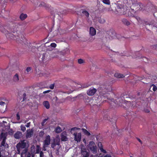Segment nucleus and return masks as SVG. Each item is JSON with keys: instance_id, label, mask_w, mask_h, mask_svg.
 Returning a JSON list of instances; mask_svg holds the SVG:
<instances>
[{"instance_id": "nucleus-50", "label": "nucleus", "mask_w": 157, "mask_h": 157, "mask_svg": "<svg viewBox=\"0 0 157 157\" xmlns=\"http://www.w3.org/2000/svg\"><path fill=\"white\" fill-rule=\"evenodd\" d=\"M113 36H112V37L113 38H114V37L115 36V33H113Z\"/></svg>"}, {"instance_id": "nucleus-58", "label": "nucleus", "mask_w": 157, "mask_h": 157, "mask_svg": "<svg viewBox=\"0 0 157 157\" xmlns=\"http://www.w3.org/2000/svg\"><path fill=\"white\" fill-rule=\"evenodd\" d=\"M24 96L25 97V96H26V94H24Z\"/></svg>"}, {"instance_id": "nucleus-33", "label": "nucleus", "mask_w": 157, "mask_h": 157, "mask_svg": "<svg viewBox=\"0 0 157 157\" xmlns=\"http://www.w3.org/2000/svg\"><path fill=\"white\" fill-rule=\"evenodd\" d=\"M96 157H104V156L103 154L101 153H100L96 154Z\"/></svg>"}, {"instance_id": "nucleus-16", "label": "nucleus", "mask_w": 157, "mask_h": 157, "mask_svg": "<svg viewBox=\"0 0 157 157\" xmlns=\"http://www.w3.org/2000/svg\"><path fill=\"white\" fill-rule=\"evenodd\" d=\"M105 92V90H103L102 91H100V95L101 98H107V94L105 93H104Z\"/></svg>"}, {"instance_id": "nucleus-28", "label": "nucleus", "mask_w": 157, "mask_h": 157, "mask_svg": "<svg viewBox=\"0 0 157 157\" xmlns=\"http://www.w3.org/2000/svg\"><path fill=\"white\" fill-rule=\"evenodd\" d=\"M6 134L5 133H4L3 132H2L1 134V137L2 138H3V139H6Z\"/></svg>"}, {"instance_id": "nucleus-4", "label": "nucleus", "mask_w": 157, "mask_h": 157, "mask_svg": "<svg viewBox=\"0 0 157 157\" xmlns=\"http://www.w3.org/2000/svg\"><path fill=\"white\" fill-rule=\"evenodd\" d=\"M124 98L123 97L118 98L114 100V102L116 105H119L120 106H122V103H125L126 104H129L130 102L129 101H126L124 99Z\"/></svg>"}, {"instance_id": "nucleus-38", "label": "nucleus", "mask_w": 157, "mask_h": 157, "mask_svg": "<svg viewBox=\"0 0 157 157\" xmlns=\"http://www.w3.org/2000/svg\"><path fill=\"white\" fill-rule=\"evenodd\" d=\"M17 120H19L20 119V116L19 113H17Z\"/></svg>"}, {"instance_id": "nucleus-61", "label": "nucleus", "mask_w": 157, "mask_h": 157, "mask_svg": "<svg viewBox=\"0 0 157 157\" xmlns=\"http://www.w3.org/2000/svg\"><path fill=\"white\" fill-rule=\"evenodd\" d=\"M88 86H86L85 87H88Z\"/></svg>"}, {"instance_id": "nucleus-62", "label": "nucleus", "mask_w": 157, "mask_h": 157, "mask_svg": "<svg viewBox=\"0 0 157 157\" xmlns=\"http://www.w3.org/2000/svg\"><path fill=\"white\" fill-rule=\"evenodd\" d=\"M32 157H33V156H32Z\"/></svg>"}, {"instance_id": "nucleus-48", "label": "nucleus", "mask_w": 157, "mask_h": 157, "mask_svg": "<svg viewBox=\"0 0 157 157\" xmlns=\"http://www.w3.org/2000/svg\"><path fill=\"white\" fill-rule=\"evenodd\" d=\"M44 132H40V135H41L42 136H43L44 135Z\"/></svg>"}, {"instance_id": "nucleus-10", "label": "nucleus", "mask_w": 157, "mask_h": 157, "mask_svg": "<svg viewBox=\"0 0 157 157\" xmlns=\"http://www.w3.org/2000/svg\"><path fill=\"white\" fill-rule=\"evenodd\" d=\"M96 91V90L94 88H91L90 89L87 91V94L90 96L94 95Z\"/></svg>"}, {"instance_id": "nucleus-26", "label": "nucleus", "mask_w": 157, "mask_h": 157, "mask_svg": "<svg viewBox=\"0 0 157 157\" xmlns=\"http://www.w3.org/2000/svg\"><path fill=\"white\" fill-rule=\"evenodd\" d=\"M126 25H128L130 24L129 22L126 19H123L122 21Z\"/></svg>"}, {"instance_id": "nucleus-40", "label": "nucleus", "mask_w": 157, "mask_h": 157, "mask_svg": "<svg viewBox=\"0 0 157 157\" xmlns=\"http://www.w3.org/2000/svg\"><path fill=\"white\" fill-rule=\"evenodd\" d=\"M35 149V147L34 145H33L31 147V151H32L33 152L34 151V150Z\"/></svg>"}, {"instance_id": "nucleus-39", "label": "nucleus", "mask_w": 157, "mask_h": 157, "mask_svg": "<svg viewBox=\"0 0 157 157\" xmlns=\"http://www.w3.org/2000/svg\"><path fill=\"white\" fill-rule=\"evenodd\" d=\"M106 90L107 92L110 91L111 90V86H109L107 89L106 88Z\"/></svg>"}, {"instance_id": "nucleus-21", "label": "nucleus", "mask_w": 157, "mask_h": 157, "mask_svg": "<svg viewBox=\"0 0 157 157\" xmlns=\"http://www.w3.org/2000/svg\"><path fill=\"white\" fill-rule=\"evenodd\" d=\"M27 17V15L26 14L21 13L20 16V18L22 20H23L25 19Z\"/></svg>"}, {"instance_id": "nucleus-36", "label": "nucleus", "mask_w": 157, "mask_h": 157, "mask_svg": "<svg viewBox=\"0 0 157 157\" xmlns=\"http://www.w3.org/2000/svg\"><path fill=\"white\" fill-rule=\"evenodd\" d=\"M31 70V68L30 67H27L26 69V71L27 72L29 73Z\"/></svg>"}, {"instance_id": "nucleus-29", "label": "nucleus", "mask_w": 157, "mask_h": 157, "mask_svg": "<svg viewBox=\"0 0 157 157\" xmlns=\"http://www.w3.org/2000/svg\"><path fill=\"white\" fill-rule=\"evenodd\" d=\"M102 2L108 5L110 3L109 0H102Z\"/></svg>"}, {"instance_id": "nucleus-7", "label": "nucleus", "mask_w": 157, "mask_h": 157, "mask_svg": "<svg viewBox=\"0 0 157 157\" xmlns=\"http://www.w3.org/2000/svg\"><path fill=\"white\" fill-rule=\"evenodd\" d=\"M74 136V140L76 141L77 143L79 142L80 141L82 135L81 133H76L73 134Z\"/></svg>"}, {"instance_id": "nucleus-31", "label": "nucleus", "mask_w": 157, "mask_h": 157, "mask_svg": "<svg viewBox=\"0 0 157 157\" xmlns=\"http://www.w3.org/2000/svg\"><path fill=\"white\" fill-rule=\"evenodd\" d=\"M56 44L55 43H52L51 44L50 46H49L48 47H52L54 48L56 47Z\"/></svg>"}, {"instance_id": "nucleus-54", "label": "nucleus", "mask_w": 157, "mask_h": 157, "mask_svg": "<svg viewBox=\"0 0 157 157\" xmlns=\"http://www.w3.org/2000/svg\"><path fill=\"white\" fill-rule=\"evenodd\" d=\"M73 91V90H71V91L70 92H67V93L68 94H70V93H71Z\"/></svg>"}, {"instance_id": "nucleus-63", "label": "nucleus", "mask_w": 157, "mask_h": 157, "mask_svg": "<svg viewBox=\"0 0 157 157\" xmlns=\"http://www.w3.org/2000/svg\"><path fill=\"white\" fill-rule=\"evenodd\" d=\"M130 157H132V156H131Z\"/></svg>"}, {"instance_id": "nucleus-23", "label": "nucleus", "mask_w": 157, "mask_h": 157, "mask_svg": "<svg viewBox=\"0 0 157 157\" xmlns=\"http://www.w3.org/2000/svg\"><path fill=\"white\" fill-rule=\"evenodd\" d=\"M82 130L85 135L87 136H89L90 135V133L89 132L86 130L84 128H82Z\"/></svg>"}, {"instance_id": "nucleus-56", "label": "nucleus", "mask_w": 157, "mask_h": 157, "mask_svg": "<svg viewBox=\"0 0 157 157\" xmlns=\"http://www.w3.org/2000/svg\"><path fill=\"white\" fill-rule=\"evenodd\" d=\"M107 10L108 11H111V9L110 8H109Z\"/></svg>"}, {"instance_id": "nucleus-17", "label": "nucleus", "mask_w": 157, "mask_h": 157, "mask_svg": "<svg viewBox=\"0 0 157 157\" xmlns=\"http://www.w3.org/2000/svg\"><path fill=\"white\" fill-rule=\"evenodd\" d=\"M14 82H17L19 81V76L18 74H16L14 75L13 79Z\"/></svg>"}, {"instance_id": "nucleus-22", "label": "nucleus", "mask_w": 157, "mask_h": 157, "mask_svg": "<svg viewBox=\"0 0 157 157\" xmlns=\"http://www.w3.org/2000/svg\"><path fill=\"white\" fill-rule=\"evenodd\" d=\"M55 131L56 133H59L62 131V130L60 127L58 126L56 128Z\"/></svg>"}, {"instance_id": "nucleus-52", "label": "nucleus", "mask_w": 157, "mask_h": 157, "mask_svg": "<svg viewBox=\"0 0 157 157\" xmlns=\"http://www.w3.org/2000/svg\"><path fill=\"white\" fill-rule=\"evenodd\" d=\"M100 23H103L104 22H105V21L104 20V19H103V21H102V22H100V19H99V21H98Z\"/></svg>"}, {"instance_id": "nucleus-27", "label": "nucleus", "mask_w": 157, "mask_h": 157, "mask_svg": "<svg viewBox=\"0 0 157 157\" xmlns=\"http://www.w3.org/2000/svg\"><path fill=\"white\" fill-rule=\"evenodd\" d=\"M78 63L79 64H82L85 63V60L81 59H78Z\"/></svg>"}, {"instance_id": "nucleus-9", "label": "nucleus", "mask_w": 157, "mask_h": 157, "mask_svg": "<svg viewBox=\"0 0 157 157\" xmlns=\"http://www.w3.org/2000/svg\"><path fill=\"white\" fill-rule=\"evenodd\" d=\"M67 133L65 132H63L61 134V140L62 141H66L68 140L67 136Z\"/></svg>"}, {"instance_id": "nucleus-25", "label": "nucleus", "mask_w": 157, "mask_h": 157, "mask_svg": "<svg viewBox=\"0 0 157 157\" xmlns=\"http://www.w3.org/2000/svg\"><path fill=\"white\" fill-rule=\"evenodd\" d=\"M41 149L40 146L39 145H37L36 146V154H38L39 153Z\"/></svg>"}, {"instance_id": "nucleus-59", "label": "nucleus", "mask_w": 157, "mask_h": 157, "mask_svg": "<svg viewBox=\"0 0 157 157\" xmlns=\"http://www.w3.org/2000/svg\"><path fill=\"white\" fill-rule=\"evenodd\" d=\"M90 157H93V155H92L90 156Z\"/></svg>"}, {"instance_id": "nucleus-5", "label": "nucleus", "mask_w": 157, "mask_h": 157, "mask_svg": "<svg viewBox=\"0 0 157 157\" xmlns=\"http://www.w3.org/2000/svg\"><path fill=\"white\" fill-rule=\"evenodd\" d=\"M88 147L93 153H96L97 152V147L95 143L93 141L89 142Z\"/></svg>"}, {"instance_id": "nucleus-8", "label": "nucleus", "mask_w": 157, "mask_h": 157, "mask_svg": "<svg viewBox=\"0 0 157 157\" xmlns=\"http://www.w3.org/2000/svg\"><path fill=\"white\" fill-rule=\"evenodd\" d=\"M81 151L83 157H88L89 155V153L87 152L84 146H82Z\"/></svg>"}, {"instance_id": "nucleus-14", "label": "nucleus", "mask_w": 157, "mask_h": 157, "mask_svg": "<svg viewBox=\"0 0 157 157\" xmlns=\"http://www.w3.org/2000/svg\"><path fill=\"white\" fill-rule=\"evenodd\" d=\"M98 145L101 152L105 153H106V151L105 150L103 149L101 143V142H99L98 144Z\"/></svg>"}, {"instance_id": "nucleus-19", "label": "nucleus", "mask_w": 157, "mask_h": 157, "mask_svg": "<svg viewBox=\"0 0 157 157\" xmlns=\"http://www.w3.org/2000/svg\"><path fill=\"white\" fill-rule=\"evenodd\" d=\"M44 106L47 109H48L50 108V104L49 102L47 101H45L43 103Z\"/></svg>"}, {"instance_id": "nucleus-60", "label": "nucleus", "mask_w": 157, "mask_h": 157, "mask_svg": "<svg viewBox=\"0 0 157 157\" xmlns=\"http://www.w3.org/2000/svg\"><path fill=\"white\" fill-rule=\"evenodd\" d=\"M2 2V0H0V3Z\"/></svg>"}, {"instance_id": "nucleus-6", "label": "nucleus", "mask_w": 157, "mask_h": 157, "mask_svg": "<svg viewBox=\"0 0 157 157\" xmlns=\"http://www.w3.org/2000/svg\"><path fill=\"white\" fill-rule=\"evenodd\" d=\"M50 137L49 135L47 136L46 138L45 139L44 141V147L43 150L44 151L46 150L45 147L46 146H47L48 145L50 144Z\"/></svg>"}, {"instance_id": "nucleus-57", "label": "nucleus", "mask_w": 157, "mask_h": 157, "mask_svg": "<svg viewBox=\"0 0 157 157\" xmlns=\"http://www.w3.org/2000/svg\"><path fill=\"white\" fill-rule=\"evenodd\" d=\"M0 157H4L1 154V152H0Z\"/></svg>"}, {"instance_id": "nucleus-53", "label": "nucleus", "mask_w": 157, "mask_h": 157, "mask_svg": "<svg viewBox=\"0 0 157 157\" xmlns=\"http://www.w3.org/2000/svg\"><path fill=\"white\" fill-rule=\"evenodd\" d=\"M145 112L146 113H149V110L148 109H146L145 110Z\"/></svg>"}, {"instance_id": "nucleus-24", "label": "nucleus", "mask_w": 157, "mask_h": 157, "mask_svg": "<svg viewBox=\"0 0 157 157\" xmlns=\"http://www.w3.org/2000/svg\"><path fill=\"white\" fill-rule=\"evenodd\" d=\"M5 142L6 140H5V139H3L1 144L2 145L6 147H8V145L7 144L5 143Z\"/></svg>"}, {"instance_id": "nucleus-34", "label": "nucleus", "mask_w": 157, "mask_h": 157, "mask_svg": "<svg viewBox=\"0 0 157 157\" xmlns=\"http://www.w3.org/2000/svg\"><path fill=\"white\" fill-rule=\"evenodd\" d=\"M25 154L26 155L24 157H30L31 155L29 152H27L26 153H25Z\"/></svg>"}, {"instance_id": "nucleus-37", "label": "nucleus", "mask_w": 157, "mask_h": 157, "mask_svg": "<svg viewBox=\"0 0 157 157\" xmlns=\"http://www.w3.org/2000/svg\"><path fill=\"white\" fill-rule=\"evenodd\" d=\"M152 86H153V90L154 91H156L157 89V87L154 85H152Z\"/></svg>"}, {"instance_id": "nucleus-51", "label": "nucleus", "mask_w": 157, "mask_h": 157, "mask_svg": "<svg viewBox=\"0 0 157 157\" xmlns=\"http://www.w3.org/2000/svg\"><path fill=\"white\" fill-rule=\"evenodd\" d=\"M137 140L140 143H141V144L142 143L141 141L139 138H137Z\"/></svg>"}, {"instance_id": "nucleus-44", "label": "nucleus", "mask_w": 157, "mask_h": 157, "mask_svg": "<svg viewBox=\"0 0 157 157\" xmlns=\"http://www.w3.org/2000/svg\"><path fill=\"white\" fill-rule=\"evenodd\" d=\"M30 125V122H29V123H27L25 126L27 127H29Z\"/></svg>"}, {"instance_id": "nucleus-1", "label": "nucleus", "mask_w": 157, "mask_h": 157, "mask_svg": "<svg viewBox=\"0 0 157 157\" xmlns=\"http://www.w3.org/2000/svg\"><path fill=\"white\" fill-rule=\"evenodd\" d=\"M0 30L2 32L6 35L7 37L16 40L17 41H19L21 43H22L24 40H25L23 35L20 32V29L17 27L12 29L10 33H9L8 31L5 30L3 27L0 28Z\"/></svg>"}, {"instance_id": "nucleus-15", "label": "nucleus", "mask_w": 157, "mask_h": 157, "mask_svg": "<svg viewBox=\"0 0 157 157\" xmlns=\"http://www.w3.org/2000/svg\"><path fill=\"white\" fill-rule=\"evenodd\" d=\"M22 135V133L20 131H18L14 135V136L16 139H18L21 137Z\"/></svg>"}, {"instance_id": "nucleus-3", "label": "nucleus", "mask_w": 157, "mask_h": 157, "mask_svg": "<svg viewBox=\"0 0 157 157\" xmlns=\"http://www.w3.org/2000/svg\"><path fill=\"white\" fill-rule=\"evenodd\" d=\"M60 139L59 136L56 137L53 140V142L52 143V147L55 149H56L58 151L60 148Z\"/></svg>"}, {"instance_id": "nucleus-35", "label": "nucleus", "mask_w": 157, "mask_h": 157, "mask_svg": "<svg viewBox=\"0 0 157 157\" xmlns=\"http://www.w3.org/2000/svg\"><path fill=\"white\" fill-rule=\"evenodd\" d=\"M47 120L48 119H45L43 120V121L41 123V124L42 126H44L45 124V123Z\"/></svg>"}, {"instance_id": "nucleus-55", "label": "nucleus", "mask_w": 157, "mask_h": 157, "mask_svg": "<svg viewBox=\"0 0 157 157\" xmlns=\"http://www.w3.org/2000/svg\"><path fill=\"white\" fill-rule=\"evenodd\" d=\"M83 142L85 143H86V140L85 139H84L83 140Z\"/></svg>"}, {"instance_id": "nucleus-13", "label": "nucleus", "mask_w": 157, "mask_h": 157, "mask_svg": "<svg viewBox=\"0 0 157 157\" xmlns=\"http://www.w3.org/2000/svg\"><path fill=\"white\" fill-rule=\"evenodd\" d=\"M124 10V8L122 7H120L119 6H117V12L120 13L121 14H124V12H123Z\"/></svg>"}, {"instance_id": "nucleus-11", "label": "nucleus", "mask_w": 157, "mask_h": 157, "mask_svg": "<svg viewBox=\"0 0 157 157\" xmlns=\"http://www.w3.org/2000/svg\"><path fill=\"white\" fill-rule=\"evenodd\" d=\"M33 134V130L32 129L31 130L29 129L27 130V133L26 134V137L27 138H30L31 137Z\"/></svg>"}, {"instance_id": "nucleus-30", "label": "nucleus", "mask_w": 157, "mask_h": 157, "mask_svg": "<svg viewBox=\"0 0 157 157\" xmlns=\"http://www.w3.org/2000/svg\"><path fill=\"white\" fill-rule=\"evenodd\" d=\"M79 128H78L76 127H74L73 128H72L71 129V133H72V131H77L78 129H79Z\"/></svg>"}, {"instance_id": "nucleus-20", "label": "nucleus", "mask_w": 157, "mask_h": 157, "mask_svg": "<svg viewBox=\"0 0 157 157\" xmlns=\"http://www.w3.org/2000/svg\"><path fill=\"white\" fill-rule=\"evenodd\" d=\"M82 13L83 14V15L85 16L86 17L88 18L89 17V13L86 11V10H83L82 11Z\"/></svg>"}, {"instance_id": "nucleus-47", "label": "nucleus", "mask_w": 157, "mask_h": 157, "mask_svg": "<svg viewBox=\"0 0 157 157\" xmlns=\"http://www.w3.org/2000/svg\"><path fill=\"white\" fill-rule=\"evenodd\" d=\"M153 47L155 49L157 50V45H154Z\"/></svg>"}, {"instance_id": "nucleus-41", "label": "nucleus", "mask_w": 157, "mask_h": 157, "mask_svg": "<svg viewBox=\"0 0 157 157\" xmlns=\"http://www.w3.org/2000/svg\"><path fill=\"white\" fill-rule=\"evenodd\" d=\"M54 84H51L50 85L49 88L51 89H53L54 88Z\"/></svg>"}, {"instance_id": "nucleus-49", "label": "nucleus", "mask_w": 157, "mask_h": 157, "mask_svg": "<svg viewBox=\"0 0 157 157\" xmlns=\"http://www.w3.org/2000/svg\"><path fill=\"white\" fill-rule=\"evenodd\" d=\"M104 157H111V155L107 154L105 155V156H104Z\"/></svg>"}, {"instance_id": "nucleus-32", "label": "nucleus", "mask_w": 157, "mask_h": 157, "mask_svg": "<svg viewBox=\"0 0 157 157\" xmlns=\"http://www.w3.org/2000/svg\"><path fill=\"white\" fill-rule=\"evenodd\" d=\"M21 130L23 132H25L26 130V128L25 126L21 125Z\"/></svg>"}, {"instance_id": "nucleus-43", "label": "nucleus", "mask_w": 157, "mask_h": 157, "mask_svg": "<svg viewBox=\"0 0 157 157\" xmlns=\"http://www.w3.org/2000/svg\"><path fill=\"white\" fill-rule=\"evenodd\" d=\"M42 5L45 7H46L47 8L49 7V6H47V5H46L45 3H43Z\"/></svg>"}, {"instance_id": "nucleus-42", "label": "nucleus", "mask_w": 157, "mask_h": 157, "mask_svg": "<svg viewBox=\"0 0 157 157\" xmlns=\"http://www.w3.org/2000/svg\"><path fill=\"white\" fill-rule=\"evenodd\" d=\"M44 153L42 151H40V157H44Z\"/></svg>"}, {"instance_id": "nucleus-45", "label": "nucleus", "mask_w": 157, "mask_h": 157, "mask_svg": "<svg viewBox=\"0 0 157 157\" xmlns=\"http://www.w3.org/2000/svg\"><path fill=\"white\" fill-rule=\"evenodd\" d=\"M50 91V90H46V91L43 92V93L45 94V93H48Z\"/></svg>"}, {"instance_id": "nucleus-46", "label": "nucleus", "mask_w": 157, "mask_h": 157, "mask_svg": "<svg viewBox=\"0 0 157 157\" xmlns=\"http://www.w3.org/2000/svg\"><path fill=\"white\" fill-rule=\"evenodd\" d=\"M5 103L3 101H1L0 102V105H3L5 104Z\"/></svg>"}, {"instance_id": "nucleus-12", "label": "nucleus", "mask_w": 157, "mask_h": 157, "mask_svg": "<svg viewBox=\"0 0 157 157\" xmlns=\"http://www.w3.org/2000/svg\"><path fill=\"white\" fill-rule=\"evenodd\" d=\"M90 34L92 36H94L96 34V30L93 27H90Z\"/></svg>"}, {"instance_id": "nucleus-18", "label": "nucleus", "mask_w": 157, "mask_h": 157, "mask_svg": "<svg viewBox=\"0 0 157 157\" xmlns=\"http://www.w3.org/2000/svg\"><path fill=\"white\" fill-rule=\"evenodd\" d=\"M114 76L118 78H123L124 77V75L118 72L115 73Z\"/></svg>"}, {"instance_id": "nucleus-2", "label": "nucleus", "mask_w": 157, "mask_h": 157, "mask_svg": "<svg viewBox=\"0 0 157 157\" xmlns=\"http://www.w3.org/2000/svg\"><path fill=\"white\" fill-rule=\"evenodd\" d=\"M28 142L26 140H21L17 144L16 147L18 154H21V157L25 156V153L28 151L27 148L29 147Z\"/></svg>"}]
</instances>
